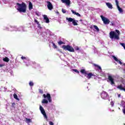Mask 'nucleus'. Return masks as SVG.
Wrapping results in <instances>:
<instances>
[{
    "label": "nucleus",
    "instance_id": "nucleus-1",
    "mask_svg": "<svg viewBox=\"0 0 125 125\" xmlns=\"http://www.w3.org/2000/svg\"><path fill=\"white\" fill-rule=\"evenodd\" d=\"M115 31H111L109 33V38L113 40V39H115V40H120V37L119 36L121 35V33L120 32V31L119 30L116 29Z\"/></svg>",
    "mask_w": 125,
    "mask_h": 125
},
{
    "label": "nucleus",
    "instance_id": "nucleus-2",
    "mask_svg": "<svg viewBox=\"0 0 125 125\" xmlns=\"http://www.w3.org/2000/svg\"><path fill=\"white\" fill-rule=\"evenodd\" d=\"M16 4L18 5L17 10H18L19 12L25 13L26 11H27V5H26V3L22 2L21 4L17 3Z\"/></svg>",
    "mask_w": 125,
    "mask_h": 125
},
{
    "label": "nucleus",
    "instance_id": "nucleus-3",
    "mask_svg": "<svg viewBox=\"0 0 125 125\" xmlns=\"http://www.w3.org/2000/svg\"><path fill=\"white\" fill-rule=\"evenodd\" d=\"M62 48H63L64 50L69 51V52H75V49H74V48H73L72 46H70V45H63L62 46Z\"/></svg>",
    "mask_w": 125,
    "mask_h": 125
},
{
    "label": "nucleus",
    "instance_id": "nucleus-4",
    "mask_svg": "<svg viewBox=\"0 0 125 125\" xmlns=\"http://www.w3.org/2000/svg\"><path fill=\"white\" fill-rule=\"evenodd\" d=\"M80 72L82 74H84L85 77L87 75L86 78L88 79V80L91 79V77H93V76H94V75L91 73H87L84 69H81Z\"/></svg>",
    "mask_w": 125,
    "mask_h": 125
},
{
    "label": "nucleus",
    "instance_id": "nucleus-5",
    "mask_svg": "<svg viewBox=\"0 0 125 125\" xmlns=\"http://www.w3.org/2000/svg\"><path fill=\"white\" fill-rule=\"evenodd\" d=\"M100 17L102 18V20L104 22V24H105V25H107L108 24L110 23V20L107 18H105L103 15H101Z\"/></svg>",
    "mask_w": 125,
    "mask_h": 125
},
{
    "label": "nucleus",
    "instance_id": "nucleus-6",
    "mask_svg": "<svg viewBox=\"0 0 125 125\" xmlns=\"http://www.w3.org/2000/svg\"><path fill=\"white\" fill-rule=\"evenodd\" d=\"M66 19L68 22H72V24L74 26H78V23L76 21V20L72 18H66Z\"/></svg>",
    "mask_w": 125,
    "mask_h": 125
},
{
    "label": "nucleus",
    "instance_id": "nucleus-7",
    "mask_svg": "<svg viewBox=\"0 0 125 125\" xmlns=\"http://www.w3.org/2000/svg\"><path fill=\"white\" fill-rule=\"evenodd\" d=\"M40 110L42 113V114L43 115V117L45 119H47V116L46 115V113H45V111L44 110V109H43V107L42 105L40 106Z\"/></svg>",
    "mask_w": 125,
    "mask_h": 125
},
{
    "label": "nucleus",
    "instance_id": "nucleus-8",
    "mask_svg": "<svg viewBox=\"0 0 125 125\" xmlns=\"http://www.w3.org/2000/svg\"><path fill=\"white\" fill-rule=\"evenodd\" d=\"M101 96L103 99L106 100L107 97H108V93L105 91H103L101 93Z\"/></svg>",
    "mask_w": 125,
    "mask_h": 125
},
{
    "label": "nucleus",
    "instance_id": "nucleus-9",
    "mask_svg": "<svg viewBox=\"0 0 125 125\" xmlns=\"http://www.w3.org/2000/svg\"><path fill=\"white\" fill-rule=\"evenodd\" d=\"M43 97H44V98H47L48 101H49V102H52V100H51V96H50V94L47 93L46 94V95L45 94H43Z\"/></svg>",
    "mask_w": 125,
    "mask_h": 125
},
{
    "label": "nucleus",
    "instance_id": "nucleus-10",
    "mask_svg": "<svg viewBox=\"0 0 125 125\" xmlns=\"http://www.w3.org/2000/svg\"><path fill=\"white\" fill-rule=\"evenodd\" d=\"M47 7L49 10H52L53 8V6L52 5V3L50 2L49 1H47Z\"/></svg>",
    "mask_w": 125,
    "mask_h": 125
},
{
    "label": "nucleus",
    "instance_id": "nucleus-11",
    "mask_svg": "<svg viewBox=\"0 0 125 125\" xmlns=\"http://www.w3.org/2000/svg\"><path fill=\"white\" fill-rule=\"evenodd\" d=\"M107 79L109 82H110V84L111 85H113V84H115V82L114 81V78H113V77L112 76L109 75L108 76Z\"/></svg>",
    "mask_w": 125,
    "mask_h": 125
},
{
    "label": "nucleus",
    "instance_id": "nucleus-12",
    "mask_svg": "<svg viewBox=\"0 0 125 125\" xmlns=\"http://www.w3.org/2000/svg\"><path fill=\"white\" fill-rule=\"evenodd\" d=\"M115 2L116 3V5H117V7L119 10V11L122 13L123 12H124V10H123V9H122V8H121L120 7V6L119 5V1H118V0H115Z\"/></svg>",
    "mask_w": 125,
    "mask_h": 125
},
{
    "label": "nucleus",
    "instance_id": "nucleus-13",
    "mask_svg": "<svg viewBox=\"0 0 125 125\" xmlns=\"http://www.w3.org/2000/svg\"><path fill=\"white\" fill-rule=\"evenodd\" d=\"M62 3H65L66 5H70L71 4V1L70 0H61Z\"/></svg>",
    "mask_w": 125,
    "mask_h": 125
},
{
    "label": "nucleus",
    "instance_id": "nucleus-14",
    "mask_svg": "<svg viewBox=\"0 0 125 125\" xmlns=\"http://www.w3.org/2000/svg\"><path fill=\"white\" fill-rule=\"evenodd\" d=\"M43 17L44 18V20L45 21V23H49V19L47 17V16L46 15H44L43 16Z\"/></svg>",
    "mask_w": 125,
    "mask_h": 125
},
{
    "label": "nucleus",
    "instance_id": "nucleus-15",
    "mask_svg": "<svg viewBox=\"0 0 125 125\" xmlns=\"http://www.w3.org/2000/svg\"><path fill=\"white\" fill-rule=\"evenodd\" d=\"M93 66H94V67H95L96 68H97L98 70H100V71H102V68L98 64L93 63Z\"/></svg>",
    "mask_w": 125,
    "mask_h": 125
},
{
    "label": "nucleus",
    "instance_id": "nucleus-16",
    "mask_svg": "<svg viewBox=\"0 0 125 125\" xmlns=\"http://www.w3.org/2000/svg\"><path fill=\"white\" fill-rule=\"evenodd\" d=\"M106 5H107V7H108V8H110V9H113V5L111 3L107 2L106 3Z\"/></svg>",
    "mask_w": 125,
    "mask_h": 125
},
{
    "label": "nucleus",
    "instance_id": "nucleus-17",
    "mask_svg": "<svg viewBox=\"0 0 125 125\" xmlns=\"http://www.w3.org/2000/svg\"><path fill=\"white\" fill-rule=\"evenodd\" d=\"M71 12L73 14H75V15H77V16H78V17H81V14H80V13H77V12H75L73 10H71Z\"/></svg>",
    "mask_w": 125,
    "mask_h": 125
},
{
    "label": "nucleus",
    "instance_id": "nucleus-18",
    "mask_svg": "<svg viewBox=\"0 0 125 125\" xmlns=\"http://www.w3.org/2000/svg\"><path fill=\"white\" fill-rule=\"evenodd\" d=\"M28 8H29V10L33 9V4H32V2H31V1H30L29 2Z\"/></svg>",
    "mask_w": 125,
    "mask_h": 125
},
{
    "label": "nucleus",
    "instance_id": "nucleus-19",
    "mask_svg": "<svg viewBox=\"0 0 125 125\" xmlns=\"http://www.w3.org/2000/svg\"><path fill=\"white\" fill-rule=\"evenodd\" d=\"M42 104H47L48 103V101H47L46 99H44L42 101Z\"/></svg>",
    "mask_w": 125,
    "mask_h": 125
},
{
    "label": "nucleus",
    "instance_id": "nucleus-20",
    "mask_svg": "<svg viewBox=\"0 0 125 125\" xmlns=\"http://www.w3.org/2000/svg\"><path fill=\"white\" fill-rule=\"evenodd\" d=\"M3 61L4 62H9V58H8L7 57H5L3 59Z\"/></svg>",
    "mask_w": 125,
    "mask_h": 125
},
{
    "label": "nucleus",
    "instance_id": "nucleus-21",
    "mask_svg": "<svg viewBox=\"0 0 125 125\" xmlns=\"http://www.w3.org/2000/svg\"><path fill=\"white\" fill-rule=\"evenodd\" d=\"M117 88L119 89H120V90H124L125 89V88L123 87V85L120 84L117 86Z\"/></svg>",
    "mask_w": 125,
    "mask_h": 125
},
{
    "label": "nucleus",
    "instance_id": "nucleus-22",
    "mask_svg": "<svg viewBox=\"0 0 125 125\" xmlns=\"http://www.w3.org/2000/svg\"><path fill=\"white\" fill-rule=\"evenodd\" d=\"M13 96L15 99H16V100H18V101H19V98H18V96H17V94H16V93H14L13 95Z\"/></svg>",
    "mask_w": 125,
    "mask_h": 125
},
{
    "label": "nucleus",
    "instance_id": "nucleus-23",
    "mask_svg": "<svg viewBox=\"0 0 125 125\" xmlns=\"http://www.w3.org/2000/svg\"><path fill=\"white\" fill-rule=\"evenodd\" d=\"M25 121L27 124H30V123H32V120H31V119L29 118H25Z\"/></svg>",
    "mask_w": 125,
    "mask_h": 125
},
{
    "label": "nucleus",
    "instance_id": "nucleus-24",
    "mask_svg": "<svg viewBox=\"0 0 125 125\" xmlns=\"http://www.w3.org/2000/svg\"><path fill=\"white\" fill-rule=\"evenodd\" d=\"M72 71H73V72H75V73H77V74H80V71H78V69H72Z\"/></svg>",
    "mask_w": 125,
    "mask_h": 125
},
{
    "label": "nucleus",
    "instance_id": "nucleus-25",
    "mask_svg": "<svg viewBox=\"0 0 125 125\" xmlns=\"http://www.w3.org/2000/svg\"><path fill=\"white\" fill-rule=\"evenodd\" d=\"M94 28L97 31V32H99V28L97 25H93Z\"/></svg>",
    "mask_w": 125,
    "mask_h": 125
},
{
    "label": "nucleus",
    "instance_id": "nucleus-26",
    "mask_svg": "<svg viewBox=\"0 0 125 125\" xmlns=\"http://www.w3.org/2000/svg\"><path fill=\"white\" fill-rule=\"evenodd\" d=\"M65 43L64 42H63L62 41H60L58 42V44H59V45H61V44H64Z\"/></svg>",
    "mask_w": 125,
    "mask_h": 125
},
{
    "label": "nucleus",
    "instance_id": "nucleus-27",
    "mask_svg": "<svg viewBox=\"0 0 125 125\" xmlns=\"http://www.w3.org/2000/svg\"><path fill=\"white\" fill-rule=\"evenodd\" d=\"M112 58H113L114 60H115V61H116V62L119 60L118 58H117V57H116L115 56H113Z\"/></svg>",
    "mask_w": 125,
    "mask_h": 125
},
{
    "label": "nucleus",
    "instance_id": "nucleus-28",
    "mask_svg": "<svg viewBox=\"0 0 125 125\" xmlns=\"http://www.w3.org/2000/svg\"><path fill=\"white\" fill-rule=\"evenodd\" d=\"M39 92L41 94H43V91L41 89H39Z\"/></svg>",
    "mask_w": 125,
    "mask_h": 125
},
{
    "label": "nucleus",
    "instance_id": "nucleus-29",
    "mask_svg": "<svg viewBox=\"0 0 125 125\" xmlns=\"http://www.w3.org/2000/svg\"><path fill=\"white\" fill-rule=\"evenodd\" d=\"M120 44H121V45H122L124 47V49L125 50V43H120Z\"/></svg>",
    "mask_w": 125,
    "mask_h": 125
},
{
    "label": "nucleus",
    "instance_id": "nucleus-30",
    "mask_svg": "<svg viewBox=\"0 0 125 125\" xmlns=\"http://www.w3.org/2000/svg\"><path fill=\"white\" fill-rule=\"evenodd\" d=\"M29 85H30V86H33L34 85V83L32 82H30L29 83Z\"/></svg>",
    "mask_w": 125,
    "mask_h": 125
},
{
    "label": "nucleus",
    "instance_id": "nucleus-31",
    "mask_svg": "<svg viewBox=\"0 0 125 125\" xmlns=\"http://www.w3.org/2000/svg\"><path fill=\"white\" fill-rule=\"evenodd\" d=\"M117 62V63H119V64H120V65H122L123 64V62H122L121 61H120L119 60H118Z\"/></svg>",
    "mask_w": 125,
    "mask_h": 125
},
{
    "label": "nucleus",
    "instance_id": "nucleus-32",
    "mask_svg": "<svg viewBox=\"0 0 125 125\" xmlns=\"http://www.w3.org/2000/svg\"><path fill=\"white\" fill-rule=\"evenodd\" d=\"M34 22L36 23L37 24L40 23L36 19H34Z\"/></svg>",
    "mask_w": 125,
    "mask_h": 125
},
{
    "label": "nucleus",
    "instance_id": "nucleus-33",
    "mask_svg": "<svg viewBox=\"0 0 125 125\" xmlns=\"http://www.w3.org/2000/svg\"><path fill=\"white\" fill-rule=\"evenodd\" d=\"M53 45L54 46V48H57V46L55 44V43H53Z\"/></svg>",
    "mask_w": 125,
    "mask_h": 125
},
{
    "label": "nucleus",
    "instance_id": "nucleus-34",
    "mask_svg": "<svg viewBox=\"0 0 125 125\" xmlns=\"http://www.w3.org/2000/svg\"><path fill=\"white\" fill-rule=\"evenodd\" d=\"M62 13H66V10H65V9H62Z\"/></svg>",
    "mask_w": 125,
    "mask_h": 125
},
{
    "label": "nucleus",
    "instance_id": "nucleus-35",
    "mask_svg": "<svg viewBox=\"0 0 125 125\" xmlns=\"http://www.w3.org/2000/svg\"><path fill=\"white\" fill-rule=\"evenodd\" d=\"M21 59H22V60H26V57H23V56L21 57Z\"/></svg>",
    "mask_w": 125,
    "mask_h": 125
},
{
    "label": "nucleus",
    "instance_id": "nucleus-36",
    "mask_svg": "<svg viewBox=\"0 0 125 125\" xmlns=\"http://www.w3.org/2000/svg\"><path fill=\"white\" fill-rule=\"evenodd\" d=\"M15 103H13L12 104V106H13V107H15Z\"/></svg>",
    "mask_w": 125,
    "mask_h": 125
},
{
    "label": "nucleus",
    "instance_id": "nucleus-37",
    "mask_svg": "<svg viewBox=\"0 0 125 125\" xmlns=\"http://www.w3.org/2000/svg\"><path fill=\"white\" fill-rule=\"evenodd\" d=\"M49 125H54V124L53 123V122H51V121L49 122Z\"/></svg>",
    "mask_w": 125,
    "mask_h": 125
},
{
    "label": "nucleus",
    "instance_id": "nucleus-38",
    "mask_svg": "<svg viewBox=\"0 0 125 125\" xmlns=\"http://www.w3.org/2000/svg\"><path fill=\"white\" fill-rule=\"evenodd\" d=\"M4 66V64H0V68H1V67H3Z\"/></svg>",
    "mask_w": 125,
    "mask_h": 125
},
{
    "label": "nucleus",
    "instance_id": "nucleus-39",
    "mask_svg": "<svg viewBox=\"0 0 125 125\" xmlns=\"http://www.w3.org/2000/svg\"><path fill=\"white\" fill-rule=\"evenodd\" d=\"M38 25V28H40L41 27V24L39 23V24H37Z\"/></svg>",
    "mask_w": 125,
    "mask_h": 125
},
{
    "label": "nucleus",
    "instance_id": "nucleus-40",
    "mask_svg": "<svg viewBox=\"0 0 125 125\" xmlns=\"http://www.w3.org/2000/svg\"><path fill=\"white\" fill-rule=\"evenodd\" d=\"M76 50H80V48L77 47V48H76Z\"/></svg>",
    "mask_w": 125,
    "mask_h": 125
},
{
    "label": "nucleus",
    "instance_id": "nucleus-41",
    "mask_svg": "<svg viewBox=\"0 0 125 125\" xmlns=\"http://www.w3.org/2000/svg\"><path fill=\"white\" fill-rule=\"evenodd\" d=\"M118 96L119 98L121 97V94H119Z\"/></svg>",
    "mask_w": 125,
    "mask_h": 125
},
{
    "label": "nucleus",
    "instance_id": "nucleus-42",
    "mask_svg": "<svg viewBox=\"0 0 125 125\" xmlns=\"http://www.w3.org/2000/svg\"><path fill=\"white\" fill-rule=\"evenodd\" d=\"M56 13H57V14H59V11H57Z\"/></svg>",
    "mask_w": 125,
    "mask_h": 125
},
{
    "label": "nucleus",
    "instance_id": "nucleus-43",
    "mask_svg": "<svg viewBox=\"0 0 125 125\" xmlns=\"http://www.w3.org/2000/svg\"><path fill=\"white\" fill-rule=\"evenodd\" d=\"M80 21L82 22V21H83V20H80Z\"/></svg>",
    "mask_w": 125,
    "mask_h": 125
},
{
    "label": "nucleus",
    "instance_id": "nucleus-44",
    "mask_svg": "<svg viewBox=\"0 0 125 125\" xmlns=\"http://www.w3.org/2000/svg\"><path fill=\"white\" fill-rule=\"evenodd\" d=\"M123 90H124V91H125V88H124Z\"/></svg>",
    "mask_w": 125,
    "mask_h": 125
},
{
    "label": "nucleus",
    "instance_id": "nucleus-45",
    "mask_svg": "<svg viewBox=\"0 0 125 125\" xmlns=\"http://www.w3.org/2000/svg\"><path fill=\"white\" fill-rule=\"evenodd\" d=\"M76 22H79V21H76Z\"/></svg>",
    "mask_w": 125,
    "mask_h": 125
},
{
    "label": "nucleus",
    "instance_id": "nucleus-46",
    "mask_svg": "<svg viewBox=\"0 0 125 125\" xmlns=\"http://www.w3.org/2000/svg\"><path fill=\"white\" fill-rule=\"evenodd\" d=\"M124 125H125V124H124Z\"/></svg>",
    "mask_w": 125,
    "mask_h": 125
}]
</instances>
